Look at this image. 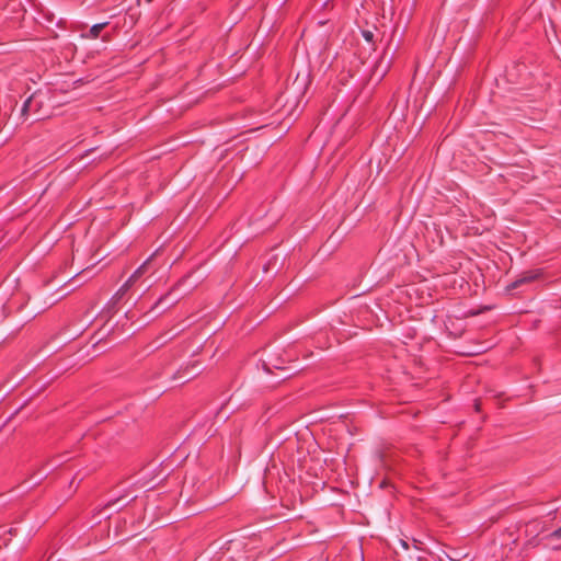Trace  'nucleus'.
<instances>
[{"mask_svg":"<svg viewBox=\"0 0 561 561\" xmlns=\"http://www.w3.org/2000/svg\"><path fill=\"white\" fill-rule=\"evenodd\" d=\"M399 543L401 545V547H402L403 549H408V548H409L408 542H407L405 540H403V539H399Z\"/></svg>","mask_w":561,"mask_h":561,"instance_id":"8","label":"nucleus"},{"mask_svg":"<svg viewBox=\"0 0 561 561\" xmlns=\"http://www.w3.org/2000/svg\"><path fill=\"white\" fill-rule=\"evenodd\" d=\"M543 272L541 268L528 270L524 271L518 275V277L506 286V291H513L519 288L523 285L530 284L539 278H541Z\"/></svg>","mask_w":561,"mask_h":561,"instance_id":"1","label":"nucleus"},{"mask_svg":"<svg viewBox=\"0 0 561 561\" xmlns=\"http://www.w3.org/2000/svg\"><path fill=\"white\" fill-rule=\"evenodd\" d=\"M32 104V96H30L28 99H26L23 103V106L21 108V114L22 116H25L27 115L28 111H30V106Z\"/></svg>","mask_w":561,"mask_h":561,"instance_id":"3","label":"nucleus"},{"mask_svg":"<svg viewBox=\"0 0 561 561\" xmlns=\"http://www.w3.org/2000/svg\"><path fill=\"white\" fill-rule=\"evenodd\" d=\"M176 302H178V299L172 300V301L170 302L169 307H171V306L175 305Z\"/></svg>","mask_w":561,"mask_h":561,"instance_id":"9","label":"nucleus"},{"mask_svg":"<svg viewBox=\"0 0 561 561\" xmlns=\"http://www.w3.org/2000/svg\"><path fill=\"white\" fill-rule=\"evenodd\" d=\"M171 296V291L167 293L165 295L161 296L158 301L154 304V306L152 307L156 308L158 307L160 304H162L164 300H167L169 297Z\"/></svg>","mask_w":561,"mask_h":561,"instance_id":"6","label":"nucleus"},{"mask_svg":"<svg viewBox=\"0 0 561 561\" xmlns=\"http://www.w3.org/2000/svg\"><path fill=\"white\" fill-rule=\"evenodd\" d=\"M417 560H419V561H423L422 557H417Z\"/></svg>","mask_w":561,"mask_h":561,"instance_id":"11","label":"nucleus"},{"mask_svg":"<svg viewBox=\"0 0 561 561\" xmlns=\"http://www.w3.org/2000/svg\"><path fill=\"white\" fill-rule=\"evenodd\" d=\"M550 537L561 538V526L558 529H556L553 533H551Z\"/></svg>","mask_w":561,"mask_h":561,"instance_id":"7","label":"nucleus"},{"mask_svg":"<svg viewBox=\"0 0 561 561\" xmlns=\"http://www.w3.org/2000/svg\"><path fill=\"white\" fill-rule=\"evenodd\" d=\"M117 502H119V499H116L113 503H108V506H112V505L116 504Z\"/></svg>","mask_w":561,"mask_h":561,"instance_id":"10","label":"nucleus"},{"mask_svg":"<svg viewBox=\"0 0 561 561\" xmlns=\"http://www.w3.org/2000/svg\"><path fill=\"white\" fill-rule=\"evenodd\" d=\"M362 35H363V37L365 38L366 42L373 43V41H374V33L371 31L364 30V31H362Z\"/></svg>","mask_w":561,"mask_h":561,"instance_id":"5","label":"nucleus"},{"mask_svg":"<svg viewBox=\"0 0 561 561\" xmlns=\"http://www.w3.org/2000/svg\"><path fill=\"white\" fill-rule=\"evenodd\" d=\"M144 266H140L130 277L129 279L125 283V285L123 286V288L129 286L140 274H141V271H142Z\"/></svg>","mask_w":561,"mask_h":561,"instance_id":"4","label":"nucleus"},{"mask_svg":"<svg viewBox=\"0 0 561 561\" xmlns=\"http://www.w3.org/2000/svg\"><path fill=\"white\" fill-rule=\"evenodd\" d=\"M107 24L108 22H103L92 25L85 36L90 38H98L100 33L107 26Z\"/></svg>","mask_w":561,"mask_h":561,"instance_id":"2","label":"nucleus"}]
</instances>
